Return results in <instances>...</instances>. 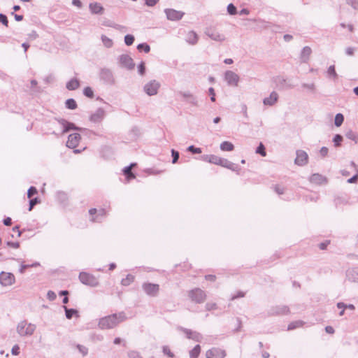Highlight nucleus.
I'll return each instance as SVG.
<instances>
[{
	"instance_id": "obj_53",
	"label": "nucleus",
	"mask_w": 358,
	"mask_h": 358,
	"mask_svg": "<svg viewBox=\"0 0 358 358\" xmlns=\"http://www.w3.org/2000/svg\"><path fill=\"white\" fill-rule=\"evenodd\" d=\"M227 13L231 15H234L237 13L236 7L233 3H229L227 8Z\"/></svg>"
},
{
	"instance_id": "obj_30",
	"label": "nucleus",
	"mask_w": 358,
	"mask_h": 358,
	"mask_svg": "<svg viewBox=\"0 0 358 358\" xmlns=\"http://www.w3.org/2000/svg\"><path fill=\"white\" fill-rule=\"evenodd\" d=\"M106 216V211L103 208H101L97 210L96 215L95 217H92V221L101 222L102 219Z\"/></svg>"
},
{
	"instance_id": "obj_38",
	"label": "nucleus",
	"mask_w": 358,
	"mask_h": 358,
	"mask_svg": "<svg viewBox=\"0 0 358 358\" xmlns=\"http://www.w3.org/2000/svg\"><path fill=\"white\" fill-rule=\"evenodd\" d=\"M30 85V93L32 95L36 96L39 92V90L37 86V81L36 80H31Z\"/></svg>"
},
{
	"instance_id": "obj_32",
	"label": "nucleus",
	"mask_w": 358,
	"mask_h": 358,
	"mask_svg": "<svg viewBox=\"0 0 358 358\" xmlns=\"http://www.w3.org/2000/svg\"><path fill=\"white\" fill-rule=\"evenodd\" d=\"M57 199L62 206H65L68 201L67 194L65 192H59L57 194Z\"/></svg>"
},
{
	"instance_id": "obj_21",
	"label": "nucleus",
	"mask_w": 358,
	"mask_h": 358,
	"mask_svg": "<svg viewBox=\"0 0 358 358\" xmlns=\"http://www.w3.org/2000/svg\"><path fill=\"white\" fill-rule=\"evenodd\" d=\"M278 98H279V96H278V94L275 92V91H273L269 96L268 97H266L263 99V103L265 105V106H273L275 103H277L278 100Z\"/></svg>"
},
{
	"instance_id": "obj_7",
	"label": "nucleus",
	"mask_w": 358,
	"mask_h": 358,
	"mask_svg": "<svg viewBox=\"0 0 358 358\" xmlns=\"http://www.w3.org/2000/svg\"><path fill=\"white\" fill-rule=\"evenodd\" d=\"M120 65L127 70H133L135 67V63L133 59L127 54H122L117 58Z\"/></svg>"
},
{
	"instance_id": "obj_59",
	"label": "nucleus",
	"mask_w": 358,
	"mask_h": 358,
	"mask_svg": "<svg viewBox=\"0 0 358 358\" xmlns=\"http://www.w3.org/2000/svg\"><path fill=\"white\" fill-rule=\"evenodd\" d=\"M37 192V189L34 186H31L27 190V197L31 198L34 195L36 194Z\"/></svg>"
},
{
	"instance_id": "obj_40",
	"label": "nucleus",
	"mask_w": 358,
	"mask_h": 358,
	"mask_svg": "<svg viewBox=\"0 0 358 358\" xmlns=\"http://www.w3.org/2000/svg\"><path fill=\"white\" fill-rule=\"evenodd\" d=\"M134 280V276L131 274L127 275L125 278H123L121 281V284L123 286H129Z\"/></svg>"
},
{
	"instance_id": "obj_61",
	"label": "nucleus",
	"mask_w": 358,
	"mask_h": 358,
	"mask_svg": "<svg viewBox=\"0 0 358 358\" xmlns=\"http://www.w3.org/2000/svg\"><path fill=\"white\" fill-rule=\"evenodd\" d=\"M0 23L8 27V20L7 16L5 14L0 13Z\"/></svg>"
},
{
	"instance_id": "obj_39",
	"label": "nucleus",
	"mask_w": 358,
	"mask_h": 358,
	"mask_svg": "<svg viewBox=\"0 0 358 358\" xmlns=\"http://www.w3.org/2000/svg\"><path fill=\"white\" fill-rule=\"evenodd\" d=\"M347 138L353 141L355 143H358V134L354 132L352 130H349L345 133Z\"/></svg>"
},
{
	"instance_id": "obj_12",
	"label": "nucleus",
	"mask_w": 358,
	"mask_h": 358,
	"mask_svg": "<svg viewBox=\"0 0 358 358\" xmlns=\"http://www.w3.org/2000/svg\"><path fill=\"white\" fill-rule=\"evenodd\" d=\"M224 80L229 86H238L240 78L238 74L232 71H226L224 75Z\"/></svg>"
},
{
	"instance_id": "obj_23",
	"label": "nucleus",
	"mask_w": 358,
	"mask_h": 358,
	"mask_svg": "<svg viewBox=\"0 0 358 358\" xmlns=\"http://www.w3.org/2000/svg\"><path fill=\"white\" fill-rule=\"evenodd\" d=\"M312 50L309 46H305L301 50L300 59L302 63H307L311 55Z\"/></svg>"
},
{
	"instance_id": "obj_58",
	"label": "nucleus",
	"mask_w": 358,
	"mask_h": 358,
	"mask_svg": "<svg viewBox=\"0 0 358 358\" xmlns=\"http://www.w3.org/2000/svg\"><path fill=\"white\" fill-rule=\"evenodd\" d=\"M229 163H230V161H229L228 159H224V158H222V157H220L217 165L227 169V167L229 166Z\"/></svg>"
},
{
	"instance_id": "obj_35",
	"label": "nucleus",
	"mask_w": 358,
	"mask_h": 358,
	"mask_svg": "<svg viewBox=\"0 0 358 358\" xmlns=\"http://www.w3.org/2000/svg\"><path fill=\"white\" fill-rule=\"evenodd\" d=\"M201 353V346L196 345L192 350L189 351V358H198Z\"/></svg>"
},
{
	"instance_id": "obj_47",
	"label": "nucleus",
	"mask_w": 358,
	"mask_h": 358,
	"mask_svg": "<svg viewBox=\"0 0 358 358\" xmlns=\"http://www.w3.org/2000/svg\"><path fill=\"white\" fill-rule=\"evenodd\" d=\"M343 141V136L341 134H336L333 138V143L335 147H339Z\"/></svg>"
},
{
	"instance_id": "obj_49",
	"label": "nucleus",
	"mask_w": 358,
	"mask_h": 358,
	"mask_svg": "<svg viewBox=\"0 0 358 358\" xmlns=\"http://www.w3.org/2000/svg\"><path fill=\"white\" fill-rule=\"evenodd\" d=\"M129 358H143L139 352L136 350H129L127 352Z\"/></svg>"
},
{
	"instance_id": "obj_17",
	"label": "nucleus",
	"mask_w": 358,
	"mask_h": 358,
	"mask_svg": "<svg viewBox=\"0 0 358 358\" xmlns=\"http://www.w3.org/2000/svg\"><path fill=\"white\" fill-rule=\"evenodd\" d=\"M15 282V276L11 273H6L4 271L0 273V283L3 286L11 285Z\"/></svg>"
},
{
	"instance_id": "obj_10",
	"label": "nucleus",
	"mask_w": 358,
	"mask_h": 358,
	"mask_svg": "<svg viewBox=\"0 0 358 358\" xmlns=\"http://www.w3.org/2000/svg\"><path fill=\"white\" fill-rule=\"evenodd\" d=\"M142 289L147 295L155 297L159 292V285L155 283L144 282L142 285Z\"/></svg>"
},
{
	"instance_id": "obj_4",
	"label": "nucleus",
	"mask_w": 358,
	"mask_h": 358,
	"mask_svg": "<svg viewBox=\"0 0 358 358\" xmlns=\"http://www.w3.org/2000/svg\"><path fill=\"white\" fill-rule=\"evenodd\" d=\"M35 329L36 326L31 323H28L26 320L21 321L17 326V332L20 336H31Z\"/></svg>"
},
{
	"instance_id": "obj_14",
	"label": "nucleus",
	"mask_w": 358,
	"mask_h": 358,
	"mask_svg": "<svg viewBox=\"0 0 358 358\" xmlns=\"http://www.w3.org/2000/svg\"><path fill=\"white\" fill-rule=\"evenodd\" d=\"M206 356V358H224L226 352L219 348H213L207 350Z\"/></svg>"
},
{
	"instance_id": "obj_27",
	"label": "nucleus",
	"mask_w": 358,
	"mask_h": 358,
	"mask_svg": "<svg viewBox=\"0 0 358 358\" xmlns=\"http://www.w3.org/2000/svg\"><path fill=\"white\" fill-rule=\"evenodd\" d=\"M90 10L93 14H101L103 11V8L99 3H90L89 5Z\"/></svg>"
},
{
	"instance_id": "obj_44",
	"label": "nucleus",
	"mask_w": 358,
	"mask_h": 358,
	"mask_svg": "<svg viewBox=\"0 0 358 358\" xmlns=\"http://www.w3.org/2000/svg\"><path fill=\"white\" fill-rule=\"evenodd\" d=\"M101 38L105 47L108 48L113 46V41L110 38H108L106 36L102 35Z\"/></svg>"
},
{
	"instance_id": "obj_13",
	"label": "nucleus",
	"mask_w": 358,
	"mask_h": 358,
	"mask_svg": "<svg viewBox=\"0 0 358 358\" xmlns=\"http://www.w3.org/2000/svg\"><path fill=\"white\" fill-rule=\"evenodd\" d=\"M164 13L168 20L171 21H178L182 19L185 13L180 10H176L173 8H166Z\"/></svg>"
},
{
	"instance_id": "obj_62",
	"label": "nucleus",
	"mask_w": 358,
	"mask_h": 358,
	"mask_svg": "<svg viewBox=\"0 0 358 358\" xmlns=\"http://www.w3.org/2000/svg\"><path fill=\"white\" fill-rule=\"evenodd\" d=\"M227 169H230V170H231L233 171H236V172H238L239 170H240V168H239L238 165L236 164H234V163H233L231 162H230Z\"/></svg>"
},
{
	"instance_id": "obj_24",
	"label": "nucleus",
	"mask_w": 358,
	"mask_h": 358,
	"mask_svg": "<svg viewBox=\"0 0 358 358\" xmlns=\"http://www.w3.org/2000/svg\"><path fill=\"white\" fill-rule=\"evenodd\" d=\"M309 180L312 183L321 185L327 182V179L324 176L319 173H313L310 176Z\"/></svg>"
},
{
	"instance_id": "obj_42",
	"label": "nucleus",
	"mask_w": 358,
	"mask_h": 358,
	"mask_svg": "<svg viewBox=\"0 0 358 358\" xmlns=\"http://www.w3.org/2000/svg\"><path fill=\"white\" fill-rule=\"evenodd\" d=\"M137 49L139 52L148 53L150 51V46L146 43H142L137 45Z\"/></svg>"
},
{
	"instance_id": "obj_41",
	"label": "nucleus",
	"mask_w": 358,
	"mask_h": 358,
	"mask_svg": "<svg viewBox=\"0 0 358 358\" xmlns=\"http://www.w3.org/2000/svg\"><path fill=\"white\" fill-rule=\"evenodd\" d=\"M301 87L306 89L308 91L312 93H315L316 91V86L314 83H302Z\"/></svg>"
},
{
	"instance_id": "obj_51",
	"label": "nucleus",
	"mask_w": 358,
	"mask_h": 358,
	"mask_svg": "<svg viewBox=\"0 0 358 358\" xmlns=\"http://www.w3.org/2000/svg\"><path fill=\"white\" fill-rule=\"evenodd\" d=\"M83 94L88 98L94 97V92L90 87H86L83 89Z\"/></svg>"
},
{
	"instance_id": "obj_45",
	"label": "nucleus",
	"mask_w": 358,
	"mask_h": 358,
	"mask_svg": "<svg viewBox=\"0 0 358 358\" xmlns=\"http://www.w3.org/2000/svg\"><path fill=\"white\" fill-rule=\"evenodd\" d=\"M338 308H343V309H350L351 310H354L355 307L353 304H345L343 302H338L336 304Z\"/></svg>"
},
{
	"instance_id": "obj_48",
	"label": "nucleus",
	"mask_w": 358,
	"mask_h": 358,
	"mask_svg": "<svg viewBox=\"0 0 358 358\" xmlns=\"http://www.w3.org/2000/svg\"><path fill=\"white\" fill-rule=\"evenodd\" d=\"M327 73L329 75V77H333L334 79H336L337 77H338V75L336 72V70H335V66L334 65H331L330 66L328 69H327Z\"/></svg>"
},
{
	"instance_id": "obj_29",
	"label": "nucleus",
	"mask_w": 358,
	"mask_h": 358,
	"mask_svg": "<svg viewBox=\"0 0 358 358\" xmlns=\"http://www.w3.org/2000/svg\"><path fill=\"white\" fill-rule=\"evenodd\" d=\"M64 310H65V315L66 317L68 320L72 319L73 316L76 317H79V313L78 311L74 308H68L66 306H63Z\"/></svg>"
},
{
	"instance_id": "obj_36",
	"label": "nucleus",
	"mask_w": 358,
	"mask_h": 358,
	"mask_svg": "<svg viewBox=\"0 0 358 358\" xmlns=\"http://www.w3.org/2000/svg\"><path fill=\"white\" fill-rule=\"evenodd\" d=\"M65 106L69 110H75L77 108L78 105L74 99L70 98L66 100Z\"/></svg>"
},
{
	"instance_id": "obj_26",
	"label": "nucleus",
	"mask_w": 358,
	"mask_h": 358,
	"mask_svg": "<svg viewBox=\"0 0 358 358\" xmlns=\"http://www.w3.org/2000/svg\"><path fill=\"white\" fill-rule=\"evenodd\" d=\"M220 157L215 155H201L200 157V159L208 162L210 164H213L215 165L218 164Z\"/></svg>"
},
{
	"instance_id": "obj_11",
	"label": "nucleus",
	"mask_w": 358,
	"mask_h": 358,
	"mask_svg": "<svg viewBox=\"0 0 358 358\" xmlns=\"http://www.w3.org/2000/svg\"><path fill=\"white\" fill-rule=\"evenodd\" d=\"M178 329L182 331L188 339H192L196 342H201L203 339L202 335L197 331L182 327H178Z\"/></svg>"
},
{
	"instance_id": "obj_18",
	"label": "nucleus",
	"mask_w": 358,
	"mask_h": 358,
	"mask_svg": "<svg viewBox=\"0 0 358 358\" xmlns=\"http://www.w3.org/2000/svg\"><path fill=\"white\" fill-rule=\"evenodd\" d=\"M81 136L78 133L71 134L68 136L66 146L69 148L75 149L79 144Z\"/></svg>"
},
{
	"instance_id": "obj_22",
	"label": "nucleus",
	"mask_w": 358,
	"mask_h": 358,
	"mask_svg": "<svg viewBox=\"0 0 358 358\" xmlns=\"http://www.w3.org/2000/svg\"><path fill=\"white\" fill-rule=\"evenodd\" d=\"M275 82L277 85L282 87V88H288L291 89L294 87V85L289 83V81H287L286 78L282 76H278L275 78Z\"/></svg>"
},
{
	"instance_id": "obj_31",
	"label": "nucleus",
	"mask_w": 358,
	"mask_h": 358,
	"mask_svg": "<svg viewBox=\"0 0 358 358\" xmlns=\"http://www.w3.org/2000/svg\"><path fill=\"white\" fill-rule=\"evenodd\" d=\"M186 41L192 45L196 44L198 41L197 34L193 31H189L187 35Z\"/></svg>"
},
{
	"instance_id": "obj_63",
	"label": "nucleus",
	"mask_w": 358,
	"mask_h": 358,
	"mask_svg": "<svg viewBox=\"0 0 358 358\" xmlns=\"http://www.w3.org/2000/svg\"><path fill=\"white\" fill-rule=\"evenodd\" d=\"M348 5L351 6L354 9H358V0H346Z\"/></svg>"
},
{
	"instance_id": "obj_3",
	"label": "nucleus",
	"mask_w": 358,
	"mask_h": 358,
	"mask_svg": "<svg viewBox=\"0 0 358 358\" xmlns=\"http://www.w3.org/2000/svg\"><path fill=\"white\" fill-rule=\"evenodd\" d=\"M100 81L108 86H113L115 84V78L111 69L103 67L101 68L99 73Z\"/></svg>"
},
{
	"instance_id": "obj_60",
	"label": "nucleus",
	"mask_w": 358,
	"mask_h": 358,
	"mask_svg": "<svg viewBox=\"0 0 358 358\" xmlns=\"http://www.w3.org/2000/svg\"><path fill=\"white\" fill-rule=\"evenodd\" d=\"M138 72L140 75L141 76H143L145 73V62H141L138 65Z\"/></svg>"
},
{
	"instance_id": "obj_52",
	"label": "nucleus",
	"mask_w": 358,
	"mask_h": 358,
	"mask_svg": "<svg viewBox=\"0 0 358 358\" xmlns=\"http://www.w3.org/2000/svg\"><path fill=\"white\" fill-rule=\"evenodd\" d=\"M256 153L259 154L262 157H265L266 155L265 147L262 143H260L259 146L257 148Z\"/></svg>"
},
{
	"instance_id": "obj_25",
	"label": "nucleus",
	"mask_w": 358,
	"mask_h": 358,
	"mask_svg": "<svg viewBox=\"0 0 358 358\" xmlns=\"http://www.w3.org/2000/svg\"><path fill=\"white\" fill-rule=\"evenodd\" d=\"M80 80L77 78H73L70 79L66 83V88L69 91H73L78 89L80 87Z\"/></svg>"
},
{
	"instance_id": "obj_1",
	"label": "nucleus",
	"mask_w": 358,
	"mask_h": 358,
	"mask_svg": "<svg viewBox=\"0 0 358 358\" xmlns=\"http://www.w3.org/2000/svg\"><path fill=\"white\" fill-rule=\"evenodd\" d=\"M48 133L56 136H62L71 130L81 131L83 128L77 127L74 123L64 119H55L49 122Z\"/></svg>"
},
{
	"instance_id": "obj_56",
	"label": "nucleus",
	"mask_w": 358,
	"mask_h": 358,
	"mask_svg": "<svg viewBox=\"0 0 358 358\" xmlns=\"http://www.w3.org/2000/svg\"><path fill=\"white\" fill-rule=\"evenodd\" d=\"M187 150L192 152V154H199L201 153V149L200 148H196L194 145H189Z\"/></svg>"
},
{
	"instance_id": "obj_64",
	"label": "nucleus",
	"mask_w": 358,
	"mask_h": 358,
	"mask_svg": "<svg viewBox=\"0 0 358 358\" xmlns=\"http://www.w3.org/2000/svg\"><path fill=\"white\" fill-rule=\"evenodd\" d=\"M6 245L8 247H10L13 248H18L20 247V242H18V241L13 242V241H6Z\"/></svg>"
},
{
	"instance_id": "obj_55",
	"label": "nucleus",
	"mask_w": 358,
	"mask_h": 358,
	"mask_svg": "<svg viewBox=\"0 0 358 358\" xmlns=\"http://www.w3.org/2000/svg\"><path fill=\"white\" fill-rule=\"evenodd\" d=\"M162 352L165 355H167L170 358H173L175 357L174 354L171 351L167 345H164L162 347Z\"/></svg>"
},
{
	"instance_id": "obj_9",
	"label": "nucleus",
	"mask_w": 358,
	"mask_h": 358,
	"mask_svg": "<svg viewBox=\"0 0 358 358\" xmlns=\"http://www.w3.org/2000/svg\"><path fill=\"white\" fill-rule=\"evenodd\" d=\"M159 87L160 83L156 80H152L144 85L143 90L148 96H154L158 93Z\"/></svg>"
},
{
	"instance_id": "obj_6",
	"label": "nucleus",
	"mask_w": 358,
	"mask_h": 358,
	"mask_svg": "<svg viewBox=\"0 0 358 358\" xmlns=\"http://www.w3.org/2000/svg\"><path fill=\"white\" fill-rule=\"evenodd\" d=\"M79 280L83 284L91 287H96L99 284L97 279L93 275L86 272L80 273Z\"/></svg>"
},
{
	"instance_id": "obj_43",
	"label": "nucleus",
	"mask_w": 358,
	"mask_h": 358,
	"mask_svg": "<svg viewBox=\"0 0 358 358\" xmlns=\"http://www.w3.org/2000/svg\"><path fill=\"white\" fill-rule=\"evenodd\" d=\"M344 116L341 113H337L334 119V124L336 127H340L343 123Z\"/></svg>"
},
{
	"instance_id": "obj_15",
	"label": "nucleus",
	"mask_w": 358,
	"mask_h": 358,
	"mask_svg": "<svg viewBox=\"0 0 358 358\" xmlns=\"http://www.w3.org/2000/svg\"><path fill=\"white\" fill-rule=\"evenodd\" d=\"M206 35L213 41L222 42L225 40V36L220 34L216 29L213 28H207L205 31Z\"/></svg>"
},
{
	"instance_id": "obj_50",
	"label": "nucleus",
	"mask_w": 358,
	"mask_h": 358,
	"mask_svg": "<svg viewBox=\"0 0 358 358\" xmlns=\"http://www.w3.org/2000/svg\"><path fill=\"white\" fill-rule=\"evenodd\" d=\"M134 36L131 34H127L124 36V43L127 45H131L134 42Z\"/></svg>"
},
{
	"instance_id": "obj_34",
	"label": "nucleus",
	"mask_w": 358,
	"mask_h": 358,
	"mask_svg": "<svg viewBox=\"0 0 358 358\" xmlns=\"http://www.w3.org/2000/svg\"><path fill=\"white\" fill-rule=\"evenodd\" d=\"M135 166V164H131L129 166H125L123 169V173L128 179L134 178L135 176L131 172V167Z\"/></svg>"
},
{
	"instance_id": "obj_33",
	"label": "nucleus",
	"mask_w": 358,
	"mask_h": 358,
	"mask_svg": "<svg viewBox=\"0 0 358 358\" xmlns=\"http://www.w3.org/2000/svg\"><path fill=\"white\" fill-rule=\"evenodd\" d=\"M220 148L222 151H232L234 149V145L229 141H223Z\"/></svg>"
},
{
	"instance_id": "obj_46",
	"label": "nucleus",
	"mask_w": 358,
	"mask_h": 358,
	"mask_svg": "<svg viewBox=\"0 0 358 358\" xmlns=\"http://www.w3.org/2000/svg\"><path fill=\"white\" fill-rule=\"evenodd\" d=\"M29 210L31 211L33 208L40 202V199H38V197H34V198H29Z\"/></svg>"
},
{
	"instance_id": "obj_28",
	"label": "nucleus",
	"mask_w": 358,
	"mask_h": 358,
	"mask_svg": "<svg viewBox=\"0 0 358 358\" xmlns=\"http://www.w3.org/2000/svg\"><path fill=\"white\" fill-rule=\"evenodd\" d=\"M347 277L349 280L358 282V267L348 270L347 272Z\"/></svg>"
},
{
	"instance_id": "obj_37",
	"label": "nucleus",
	"mask_w": 358,
	"mask_h": 358,
	"mask_svg": "<svg viewBox=\"0 0 358 358\" xmlns=\"http://www.w3.org/2000/svg\"><path fill=\"white\" fill-rule=\"evenodd\" d=\"M304 324V322L302 320H297L292 322L288 324L287 330H294L296 328L301 327Z\"/></svg>"
},
{
	"instance_id": "obj_54",
	"label": "nucleus",
	"mask_w": 358,
	"mask_h": 358,
	"mask_svg": "<svg viewBox=\"0 0 358 358\" xmlns=\"http://www.w3.org/2000/svg\"><path fill=\"white\" fill-rule=\"evenodd\" d=\"M76 348L82 354L83 356H86L88 354V348L83 345L77 344Z\"/></svg>"
},
{
	"instance_id": "obj_8",
	"label": "nucleus",
	"mask_w": 358,
	"mask_h": 358,
	"mask_svg": "<svg viewBox=\"0 0 358 358\" xmlns=\"http://www.w3.org/2000/svg\"><path fill=\"white\" fill-rule=\"evenodd\" d=\"M289 308L287 306L279 305L271 307L267 311V315L269 316L284 315L289 314Z\"/></svg>"
},
{
	"instance_id": "obj_2",
	"label": "nucleus",
	"mask_w": 358,
	"mask_h": 358,
	"mask_svg": "<svg viewBox=\"0 0 358 358\" xmlns=\"http://www.w3.org/2000/svg\"><path fill=\"white\" fill-rule=\"evenodd\" d=\"M127 320L124 312L121 311L99 319L98 326L101 329H110Z\"/></svg>"
},
{
	"instance_id": "obj_19",
	"label": "nucleus",
	"mask_w": 358,
	"mask_h": 358,
	"mask_svg": "<svg viewBox=\"0 0 358 358\" xmlns=\"http://www.w3.org/2000/svg\"><path fill=\"white\" fill-rule=\"evenodd\" d=\"M106 112L102 108H99L90 117V121L93 123H100L104 119Z\"/></svg>"
},
{
	"instance_id": "obj_5",
	"label": "nucleus",
	"mask_w": 358,
	"mask_h": 358,
	"mask_svg": "<svg viewBox=\"0 0 358 358\" xmlns=\"http://www.w3.org/2000/svg\"><path fill=\"white\" fill-rule=\"evenodd\" d=\"M188 296L193 302L196 303H203L206 298L205 292L199 288H195L190 290Z\"/></svg>"
},
{
	"instance_id": "obj_57",
	"label": "nucleus",
	"mask_w": 358,
	"mask_h": 358,
	"mask_svg": "<svg viewBox=\"0 0 358 358\" xmlns=\"http://www.w3.org/2000/svg\"><path fill=\"white\" fill-rule=\"evenodd\" d=\"M171 155H172V163L176 164L178 161L180 154L179 152L175 150L174 149L171 150Z\"/></svg>"
},
{
	"instance_id": "obj_16",
	"label": "nucleus",
	"mask_w": 358,
	"mask_h": 358,
	"mask_svg": "<svg viewBox=\"0 0 358 358\" xmlns=\"http://www.w3.org/2000/svg\"><path fill=\"white\" fill-rule=\"evenodd\" d=\"M179 94L183 98V100L192 106H198L199 102L196 96L189 92H180Z\"/></svg>"
},
{
	"instance_id": "obj_20",
	"label": "nucleus",
	"mask_w": 358,
	"mask_h": 358,
	"mask_svg": "<svg viewBox=\"0 0 358 358\" xmlns=\"http://www.w3.org/2000/svg\"><path fill=\"white\" fill-rule=\"evenodd\" d=\"M296 157L294 160V163L298 166H304L308 163V154L301 150L296 151Z\"/></svg>"
}]
</instances>
